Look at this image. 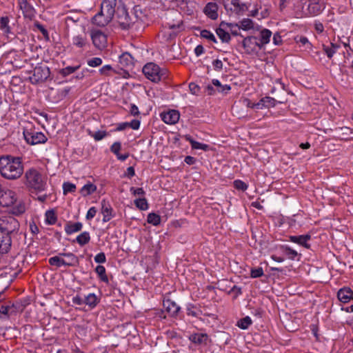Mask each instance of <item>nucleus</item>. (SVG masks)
<instances>
[{
    "instance_id": "obj_45",
    "label": "nucleus",
    "mask_w": 353,
    "mask_h": 353,
    "mask_svg": "<svg viewBox=\"0 0 353 353\" xmlns=\"http://www.w3.org/2000/svg\"><path fill=\"white\" fill-rule=\"evenodd\" d=\"M261 102L264 104V108L274 107L276 105V101L270 97H265L261 99Z\"/></svg>"
},
{
    "instance_id": "obj_55",
    "label": "nucleus",
    "mask_w": 353,
    "mask_h": 353,
    "mask_svg": "<svg viewBox=\"0 0 353 353\" xmlns=\"http://www.w3.org/2000/svg\"><path fill=\"white\" fill-rule=\"evenodd\" d=\"M97 212V209L95 207H91L88 210V211L86 214V216H85L86 219L91 220L92 219H93L95 216Z\"/></svg>"
},
{
    "instance_id": "obj_26",
    "label": "nucleus",
    "mask_w": 353,
    "mask_h": 353,
    "mask_svg": "<svg viewBox=\"0 0 353 353\" xmlns=\"http://www.w3.org/2000/svg\"><path fill=\"white\" fill-rule=\"evenodd\" d=\"M272 32L268 29L265 28L260 32L259 38H258V39L262 48L270 42Z\"/></svg>"
},
{
    "instance_id": "obj_57",
    "label": "nucleus",
    "mask_w": 353,
    "mask_h": 353,
    "mask_svg": "<svg viewBox=\"0 0 353 353\" xmlns=\"http://www.w3.org/2000/svg\"><path fill=\"white\" fill-rule=\"evenodd\" d=\"M189 89L192 94H198L200 88L194 83H190L189 84Z\"/></svg>"
},
{
    "instance_id": "obj_56",
    "label": "nucleus",
    "mask_w": 353,
    "mask_h": 353,
    "mask_svg": "<svg viewBox=\"0 0 353 353\" xmlns=\"http://www.w3.org/2000/svg\"><path fill=\"white\" fill-rule=\"evenodd\" d=\"M34 26L42 33L43 36H48V32L42 24L38 21H36L34 22Z\"/></svg>"
},
{
    "instance_id": "obj_27",
    "label": "nucleus",
    "mask_w": 353,
    "mask_h": 353,
    "mask_svg": "<svg viewBox=\"0 0 353 353\" xmlns=\"http://www.w3.org/2000/svg\"><path fill=\"white\" fill-rule=\"evenodd\" d=\"M121 148V143L115 142L111 146L110 150L112 152H113L117 156V157L119 160L123 161L128 158L129 154L128 153H125L123 154H119V152L120 151Z\"/></svg>"
},
{
    "instance_id": "obj_38",
    "label": "nucleus",
    "mask_w": 353,
    "mask_h": 353,
    "mask_svg": "<svg viewBox=\"0 0 353 353\" xmlns=\"http://www.w3.org/2000/svg\"><path fill=\"white\" fill-rule=\"evenodd\" d=\"M95 272L102 281L108 283V278L105 274V268L104 266L101 265H97L95 268Z\"/></svg>"
},
{
    "instance_id": "obj_31",
    "label": "nucleus",
    "mask_w": 353,
    "mask_h": 353,
    "mask_svg": "<svg viewBox=\"0 0 353 353\" xmlns=\"http://www.w3.org/2000/svg\"><path fill=\"white\" fill-rule=\"evenodd\" d=\"M99 302V298L94 293L89 294L84 299V303L88 305L91 309L95 307Z\"/></svg>"
},
{
    "instance_id": "obj_8",
    "label": "nucleus",
    "mask_w": 353,
    "mask_h": 353,
    "mask_svg": "<svg viewBox=\"0 0 353 353\" xmlns=\"http://www.w3.org/2000/svg\"><path fill=\"white\" fill-rule=\"evenodd\" d=\"M243 46L246 53L249 54L256 53L262 48L259 42L258 37L254 36L245 37L243 41Z\"/></svg>"
},
{
    "instance_id": "obj_24",
    "label": "nucleus",
    "mask_w": 353,
    "mask_h": 353,
    "mask_svg": "<svg viewBox=\"0 0 353 353\" xmlns=\"http://www.w3.org/2000/svg\"><path fill=\"white\" fill-rule=\"evenodd\" d=\"M83 228V224L81 222H68L64 228L65 232L67 234L70 235L73 233L79 232Z\"/></svg>"
},
{
    "instance_id": "obj_12",
    "label": "nucleus",
    "mask_w": 353,
    "mask_h": 353,
    "mask_svg": "<svg viewBox=\"0 0 353 353\" xmlns=\"http://www.w3.org/2000/svg\"><path fill=\"white\" fill-rule=\"evenodd\" d=\"M161 119L167 124L174 125L176 123L180 118V113L176 110H169L161 114Z\"/></svg>"
},
{
    "instance_id": "obj_3",
    "label": "nucleus",
    "mask_w": 353,
    "mask_h": 353,
    "mask_svg": "<svg viewBox=\"0 0 353 353\" xmlns=\"http://www.w3.org/2000/svg\"><path fill=\"white\" fill-rule=\"evenodd\" d=\"M116 1L117 0H103L101 4L100 11L92 19V23L100 27L108 25L115 14Z\"/></svg>"
},
{
    "instance_id": "obj_46",
    "label": "nucleus",
    "mask_w": 353,
    "mask_h": 353,
    "mask_svg": "<svg viewBox=\"0 0 353 353\" xmlns=\"http://www.w3.org/2000/svg\"><path fill=\"white\" fill-rule=\"evenodd\" d=\"M79 65L77 66H68L66 68H63L60 74L63 76L65 77L68 76L73 72H74L76 70H77L79 68Z\"/></svg>"
},
{
    "instance_id": "obj_51",
    "label": "nucleus",
    "mask_w": 353,
    "mask_h": 353,
    "mask_svg": "<svg viewBox=\"0 0 353 353\" xmlns=\"http://www.w3.org/2000/svg\"><path fill=\"white\" fill-rule=\"evenodd\" d=\"M102 64V59L99 57H94L88 61V65L90 67H97Z\"/></svg>"
},
{
    "instance_id": "obj_14",
    "label": "nucleus",
    "mask_w": 353,
    "mask_h": 353,
    "mask_svg": "<svg viewBox=\"0 0 353 353\" xmlns=\"http://www.w3.org/2000/svg\"><path fill=\"white\" fill-rule=\"evenodd\" d=\"M11 247V237L0 228V253L9 251Z\"/></svg>"
},
{
    "instance_id": "obj_19",
    "label": "nucleus",
    "mask_w": 353,
    "mask_h": 353,
    "mask_svg": "<svg viewBox=\"0 0 353 353\" xmlns=\"http://www.w3.org/2000/svg\"><path fill=\"white\" fill-rule=\"evenodd\" d=\"M50 75V70L48 67H37L34 70L33 76L37 81L46 80Z\"/></svg>"
},
{
    "instance_id": "obj_35",
    "label": "nucleus",
    "mask_w": 353,
    "mask_h": 353,
    "mask_svg": "<svg viewBox=\"0 0 353 353\" xmlns=\"http://www.w3.org/2000/svg\"><path fill=\"white\" fill-rule=\"evenodd\" d=\"M97 190V186L93 183H88L84 185L81 189V193L83 196H88Z\"/></svg>"
},
{
    "instance_id": "obj_10",
    "label": "nucleus",
    "mask_w": 353,
    "mask_h": 353,
    "mask_svg": "<svg viewBox=\"0 0 353 353\" xmlns=\"http://www.w3.org/2000/svg\"><path fill=\"white\" fill-rule=\"evenodd\" d=\"M0 228L10 236L11 233L19 230V223L15 218L10 216L3 221Z\"/></svg>"
},
{
    "instance_id": "obj_42",
    "label": "nucleus",
    "mask_w": 353,
    "mask_h": 353,
    "mask_svg": "<svg viewBox=\"0 0 353 353\" xmlns=\"http://www.w3.org/2000/svg\"><path fill=\"white\" fill-rule=\"evenodd\" d=\"M46 221L50 225H53L57 221V216L54 210H48L46 212Z\"/></svg>"
},
{
    "instance_id": "obj_58",
    "label": "nucleus",
    "mask_w": 353,
    "mask_h": 353,
    "mask_svg": "<svg viewBox=\"0 0 353 353\" xmlns=\"http://www.w3.org/2000/svg\"><path fill=\"white\" fill-rule=\"evenodd\" d=\"M130 192L134 194V195H144L145 194V191L143 190V189L142 188H135L134 187H132L130 188Z\"/></svg>"
},
{
    "instance_id": "obj_49",
    "label": "nucleus",
    "mask_w": 353,
    "mask_h": 353,
    "mask_svg": "<svg viewBox=\"0 0 353 353\" xmlns=\"http://www.w3.org/2000/svg\"><path fill=\"white\" fill-rule=\"evenodd\" d=\"M12 212L14 214H22L26 210L25 205L23 203H14V205H12Z\"/></svg>"
},
{
    "instance_id": "obj_21",
    "label": "nucleus",
    "mask_w": 353,
    "mask_h": 353,
    "mask_svg": "<svg viewBox=\"0 0 353 353\" xmlns=\"http://www.w3.org/2000/svg\"><path fill=\"white\" fill-rule=\"evenodd\" d=\"M218 6L216 3L210 2L204 8L205 14L210 19L214 20L218 18Z\"/></svg>"
},
{
    "instance_id": "obj_6",
    "label": "nucleus",
    "mask_w": 353,
    "mask_h": 353,
    "mask_svg": "<svg viewBox=\"0 0 353 353\" xmlns=\"http://www.w3.org/2000/svg\"><path fill=\"white\" fill-rule=\"evenodd\" d=\"M23 137L26 141L30 145L44 143L47 141V137L41 132L36 131L31 124L23 128Z\"/></svg>"
},
{
    "instance_id": "obj_33",
    "label": "nucleus",
    "mask_w": 353,
    "mask_h": 353,
    "mask_svg": "<svg viewBox=\"0 0 353 353\" xmlns=\"http://www.w3.org/2000/svg\"><path fill=\"white\" fill-rule=\"evenodd\" d=\"M339 46L333 43H331L330 46H323V50L327 56L328 58H332L336 53Z\"/></svg>"
},
{
    "instance_id": "obj_52",
    "label": "nucleus",
    "mask_w": 353,
    "mask_h": 353,
    "mask_svg": "<svg viewBox=\"0 0 353 353\" xmlns=\"http://www.w3.org/2000/svg\"><path fill=\"white\" fill-rule=\"evenodd\" d=\"M295 40H296V43H301L302 46L307 45V48H310L311 47V43L309 42L307 38L305 37H303V36L297 37L295 38Z\"/></svg>"
},
{
    "instance_id": "obj_44",
    "label": "nucleus",
    "mask_w": 353,
    "mask_h": 353,
    "mask_svg": "<svg viewBox=\"0 0 353 353\" xmlns=\"http://www.w3.org/2000/svg\"><path fill=\"white\" fill-rule=\"evenodd\" d=\"M63 194H67L70 192H74L76 190V185L70 182H65L63 184Z\"/></svg>"
},
{
    "instance_id": "obj_13",
    "label": "nucleus",
    "mask_w": 353,
    "mask_h": 353,
    "mask_svg": "<svg viewBox=\"0 0 353 353\" xmlns=\"http://www.w3.org/2000/svg\"><path fill=\"white\" fill-rule=\"evenodd\" d=\"M16 202V194L13 191H6L0 196V205L3 207L12 206Z\"/></svg>"
},
{
    "instance_id": "obj_53",
    "label": "nucleus",
    "mask_w": 353,
    "mask_h": 353,
    "mask_svg": "<svg viewBox=\"0 0 353 353\" xmlns=\"http://www.w3.org/2000/svg\"><path fill=\"white\" fill-rule=\"evenodd\" d=\"M234 185L236 189L243 190V191L245 190L248 188L247 184L241 180L234 181Z\"/></svg>"
},
{
    "instance_id": "obj_62",
    "label": "nucleus",
    "mask_w": 353,
    "mask_h": 353,
    "mask_svg": "<svg viewBox=\"0 0 353 353\" xmlns=\"http://www.w3.org/2000/svg\"><path fill=\"white\" fill-rule=\"evenodd\" d=\"M213 67L216 70H221L223 68V63L219 59H216L212 62Z\"/></svg>"
},
{
    "instance_id": "obj_9",
    "label": "nucleus",
    "mask_w": 353,
    "mask_h": 353,
    "mask_svg": "<svg viewBox=\"0 0 353 353\" xmlns=\"http://www.w3.org/2000/svg\"><path fill=\"white\" fill-rule=\"evenodd\" d=\"M19 9L22 11L24 18L32 20L35 17L36 10L28 0H17Z\"/></svg>"
},
{
    "instance_id": "obj_17",
    "label": "nucleus",
    "mask_w": 353,
    "mask_h": 353,
    "mask_svg": "<svg viewBox=\"0 0 353 353\" xmlns=\"http://www.w3.org/2000/svg\"><path fill=\"white\" fill-rule=\"evenodd\" d=\"M311 240L310 234H303L299 236H290V241L291 242L297 243L307 249L310 248V244L308 243V241Z\"/></svg>"
},
{
    "instance_id": "obj_5",
    "label": "nucleus",
    "mask_w": 353,
    "mask_h": 353,
    "mask_svg": "<svg viewBox=\"0 0 353 353\" xmlns=\"http://www.w3.org/2000/svg\"><path fill=\"white\" fill-rule=\"evenodd\" d=\"M117 5L115 6L116 8V12L115 14H117L118 18V22L123 30H128L131 28V26L133 24V22L132 21L127 9L123 3L122 0H117Z\"/></svg>"
},
{
    "instance_id": "obj_54",
    "label": "nucleus",
    "mask_w": 353,
    "mask_h": 353,
    "mask_svg": "<svg viewBox=\"0 0 353 353\" xmlns=\"http://www.w3.org/2000/svg\"><path fill=\"white\" fill-rule=\"evenodd\" d=\"M94 261L98 263H103L106 261V257L103 252H100L94 256Z\"/></svg>"
},
{
    "instance_id": "obj_64",
    "label": "nucleus",
    "mask_w": 353,
    "mask_h": 353,
    "mask_svg": "<svg viewBox=\"0 0 353 353\" xmlns=\"http://www.w3.org/2000/svg\"><path fill=\"white\" fill-rule=\"evenodd\" d=\"M273 43L276 45V46H279L280 44H281L282 43V39H281V35L279 34V32H276L274 34L273 36Z\"/></svg>"
},
{
    "instance_id": "obj_2",
    "label": "nucleus",
    "mask_w": 353,
    "mask_h": 353,
    "mask_svg": "<svg viewBox=\"0 0 353 353\" xmlns=\"http://www.w3.org/2000/svg\"><path fill=\"white\" fill-rule=\"evenodd\" d=\"M23 173V183L30 190L40 192L46 190L47 178L39 170L32 168Z\"/></svg>"
},
{
    "instance_id": "obj_37",
    "label": "nucleus",
    "mask_w": 353,
    "mask_h": 353,
    "mask_svg": "<svg viewBox=\"0 0 353 353\" xmlns=\"http://www.w3.org/2000/svg\"><path fill=\"white\" fill-rule=\"evenodd\" d=\"M188 140L193 149L202 150L204 151H208L210 149L209 145L198 142L192 139H188Z\"/></svg>"
},
{
    "instance_id": "obj_59",
    "label": "nucleus",
    "mask_w": 353,
    "mask_h": 353,
    "mask_svg": "<svg viewBox=\"0 0 353 353\" xmlns=\"http://www.w3.org/2000/svg\"><path fill=\"white\" fill-rule=\"evenodd\" d=\"M128 126L133 130H138L140 127V121L134 119L131 122H128Z\"/></svg>"
},
{
    "instance_id": "obj_60",
    "label": "nucleus",
    "mask_w": 353,
    "mask_h": 353,
    "mask_svg": "<svg viewBox=\"0 0 353 353\" xmlns=\"http://www.w3.org/2000/svg\"><path fill=\"white\" fill-rule=\"evenodd\" d=\"M112 70V68L110 65H103L100 70H99V72L101 74H103V75H108V72Z\"/></svg>"
},
{
    "instance_id": "obj_43",
    "label": "nucleus",
    "mask_w": 353,
    "mask_h": 353,
    "mask_svg": "<svg viewBox=\"0 0 353 353\" xmlns=\"http://www.w3.org/2000/svg\"><path fill=\"white\" fill-rule=\"evenodd\" d=\"M134 204L136 207L141 210H145L148 208V204L147 200L145 198L137 199L134 201Z\"/></svg>"
},
{
    "instance_id": "obj_23",
    "label": "nucleus",
    "mask_w": 353,
    "mask_h": 353,
    "mask_svg": "<svg viewBox=\"0 0 353 353\" xmlns=\"http://www.w3.org/2000/svg\"><path fill=\"white\" fill-rule=\"evenodd\" d=\"M48 262L50 265L56 266L57 268L61 266H73L72 263L68 262L67 260H65L59 255L50 258Z\"/></svg>"
},
{
    "instance_id": "obj_32",
    "label": "nucleus",
    "mask_w": 353,
    "mask_h": 353,
    "mask_svg": "<svg viewBox=\"0 0 353 353\" xmlns=\"http://www.w3.org/2000/svg\"><path fill=\"white\" fill-rule=\"evenodd\" d=\"M90 241V235L88 232H83L78 235L76 238L75 241L80 245L81 246H83L85 244L88 243Z\"/></svg>"
},
{
    "instance_id": "obj_36",
    "label": "nucleus",
    "mask_w": 353,
    "mask_h": 353,
    "mask_svg": "<svg viewBox=\"0 0 353 353\" xmlns=\"http://www.w3.org/2000/svg\"><path fill=\"white\" fill-rule=\"evenodd\" d=\"M212 84L215 87L216 90L219 92L227 93L230 90V85H222L218 79H213Z\"/></svg>"
},
{
    "instance_id": "obj_4",
    "label": "nucleus",
    "mask_w": 353,
    "mask_h": 353,
    "mask_svg": "<svg viewBox=\"0 0 353 353\" xmlns=\"http://www.w3.org/2000/svg\"><path fill=\"white\" fill-rule=\"evenodd\" d=\"M142 71L148 79L154 83L165 80L168 77V70L166 68H161L152 62L146 63Z\"/></svg>"
},
{
    "instance_id": "obj_34",
    "label": "nucleus",
    "mask_w": 353,
    "mask_h": 353,
    "mask_svg": "<svg viewBox=\"0 0 353 353\" xmlns=\"http://www.w3.org/2000/svg\"><path fill=\"white\" fill-rule=\"evenodd\" d=\"M223 26H221L219 28H218L216 30V33L217 34V36L219 37V38L223 41V42H225V43H228L230 39H231V37H230V34L226 32L223 28Z\"/></svg>"
},
{
    "instance_id": "obj_39",
    "label": "nucleus",
    "mask_w": 353,
    "mask_h": 353,
    "mask_svg": "<svg viewBox=\"0 0 353 353\" xmlns=\"http://www.w3.org/2000/svg\"><path fill=\"white\" fill-rule=\"evenodd\" d=\"M239 27L243 30H251L254 28V23L250 19H243L239 22Z\"/></svg>"
},
{
    "instance_id": "obj_16",
    "label": "nucleus",
    "mask_w": 353,
    "mask_h": 353,
    "mask_svg": "<svg viewBox=\"0 0 353 353\" xmlns=\"http://www.w3.org/2000/svg\"><path fill=\"white\" fill-rule=\"evenodd\" d=\"M325 8L323 3L317 0H311L307 6V12L310 15L316 16L319 14Z\"/></svg>"
},
{
    "instance_id": "obj_40",
    "label": "nucleus",
    "mask_w": 353,
    "mask_h": 353,
    "mask_svg": "<svg viewBox=\"0 0 353 353\" xmlns=\"http://www.w3.org/2000/svg\"><path fill=\"white\" fill-rule=\"evenodd\" d=\"M252 323V321L250 316H245L237 322V326L243 330H246Z\"/></svg>"
},
{
    "instance_id": "obj_18",
    "label": "nucleus",
    "mask_w": 353,
    "mask_h": 353,
    "mask_svg": "<svg viewBox=\"0 0 353 353\" xmlns=\"http://www.w3.org/2000/svg\"><path fill=\"white\" fill-rule=\"evenodd\" d=\"M337 297L341 302L348 303L353 299V291L350 288H341L338 291Z\"/></svg>"
},
{
    "instance_id": "obj_25",
    "label": "nucleus",
    "mask_w": 353,
    "mask_h": 353,
    "mask_svg": "<svg viewBox=\"0 0 353 353\" xmlns=\"http://www.w3.org/2000/svg\"><path fill=\"white\" fill-rule=\"evenodd\" d=\"M119 63L125 68L131 67L134 65V57L128 52H124L119 56Z\"/></svg>"
},
{
    "instance_id": "obj_41",
    "label": "nucleus",
    "mask_w": 353,
    "mask_h": 353,
    "mask_svg": "<svg viewBox=\"0 0 353 353\" xmlns=\"http://www.w3.org/2000/svg\"><path fill=\"white\" fill-rule=\"evenodd\" d=\"M147 221L149 223L156 226L160 224L161 217L155 213H150L148 215Z\"/></svg>"
},
{
    "instance_id": "obj_28",
    "label": "nucleus",
    "mask_w": 353,
    "mask_h": 353,
    "mask_svg": "<svg viewBox=\"0 0 353 353\" xmlns=\"http://www.w3.org/2000/svg\"><path fill=\"white\" fill-rule=\"evenodd\" d=\"M10 19L8 17H1L0 18V29L3 32V34L8 37V34H10L11 27L9 25Z\"/></svg>"
},
{
    "instance_id": "obj_1",
    "label": "nucleus",
    "mask_w": 353,
    "mask_h": 353,
    "mask_svg": "<svg viewBox=\"0 0 353 353\" xmlns=\"http://www.w3.org/2000/svg\"><path fill=\"white\" fill-rule=\"evenodd\" d=\"M24 168L21 159L11 155L0 157V175L5 179L15 181L21 177Z\"/></svg>"
},
{
    "instance_id": "obj_30",
    "label": "nucleus",
    "mask_w": 353,
    "mask_h": 353,
    "mask_svg": "<svg viewBox=\"0 0 353 353\" xmlns=\"http://www.w3.org/2000/svg\"><path fill=\"white\" fill-rule=\"evenodd\" d=\"M281 249L282 252L286 255V256L290 260H295L296 256H301V254H298L296 250L292 249L288 245H282Z\"/></svg>"
},
{
    "instance_id": "obj_63",
    "label": "nucleus",
    "mask_w": 353,
    "mask_h": 353,
    "mask_svg": "<svg viewBox=\"0 0 353 353\" xmlns=\"http://www.w3.org/2000/svg\"><path fill=\"white\" fill-rule=\"evenodd\" d=\"M105 136V132L98 131L94 134L93 137L96 141H100L103 139Z\"/></svg>"
},
{
    "instance_id": "obj_48",
    "label": "nucleus",
    "mask_w": 353,
    "mask_h": 353,
    "mask_svg": "<svg viewBox=\"0 0 353 353\" xmlns=\"http://www.w3.org/2000/svg\"><path fill=\"white\" fill-rule=\"evenodd\" d=\"M59 256H60L61 257V256H65L66 258H69V260H67L68 262L69 263H72V265H75L76 263L78 262V260H77V256L71 253V252H68V253H60L59 254Z\"/></svg>"
},
{
    "instance_id": "obj_50",
    "label": "nucleus",
    "mask_w": 353,
    "mask_h": 353,
    "mask_svg": "<svg viewBox=\"0 0 353 353\" xmlns=\"http://www.w3.org/2000/svg\"><path fill=\"white\" fill-rule=\"evenodd\" d=\"M263 270L262 268H253L251 270L250 276L252 278H259L263 275Z\"/></svg>"
},
{
    "instance_id": "obj_7",
    "label": "nucleus",
    "mask_w": 353,
    "mask_h": 353,
    "mask_svg": "<svg viewBox=\"0 0 353 353\" xmlns=\"http://www.w3.org/2000/svg\"><path fill=\"white\" fill-rule=\"evenodd\" d=\"M90 37L94 47L99 50H103L107 46V35L99 30H92Z\"/></svg>"
},
{
    "instance_id": "obj_29",
    "label": "nucleus",
    "mask_w": 353,
    "mask_h": 353,
    "mask_svg": "<svg viewBox=\"0 0 353 353\" xmlns=\"http://www.w3.org/2000/svg\"><path fill=\"white\" fill-rule=\"evenodd\" d=\"M87 43V38L85 34H77L72 38V44L77 47L82 48Z\"/></svg>"
},
{
    "instance_id": "obj_22",
    "label": "nucleus",
    "mask_w": 353,
    "mask_h": 353,
    "mask_svg": "<svg viewBox=\"0 0 353 353\" xmlns=\"http://www.w3.org/2000/svg\"><path fill=\"white\" fill-rule=\"evenodd\" d=\"M190 340L196 345H206L208 340V336L205 333L192 334L189 337Z\"/></svg>"
},
{
    "instance_id": "obj_20",
    "label": "nucleus",
    "mask_w": 353,
    "mask_h": 353,
    "mask_svg": "<svg viewBox=\"0 0 353 353\" xmlns=\"http://www.w3.org/2000/svg\"><path fill=\"white\" fill-rule=\"evenodd\" d=\"M113 209L111 205L105 202V201H102L101 202V213L103 214V221L108 222L109 221L113 216Z\"/></svg>"
},
{
    "instance_id": "obj_47",
    "label": "nucleus",
    "mask_w": 353,
    "mask_h": 353,
    "mask_svg": "<svg viewBox=\"0 0 353 353\" xmlns=\"http://www.w3.org/2000/svg\"><path fill=\"white\" fill-rule=\"evenodd\" d=\"M225 26L230 29L232 34L238 35L237 30L240 29L239 27V24H237V23H232L221 22V26Z\"/></svg>"
},
{
    "instance_id": "obj_61",
    "label": "nucleus",
    "mask_w": 353,
    "mask_h": 353,
    "mask_svg": "<svg viewBox=\"0 0 353 353\" xmlns=\"http://www.w3.org/2000/svg\"><path fill=\"white\" fill-rule=\"evenodd\" d=\"M200 34H201V37L209 40L210 39H212V36L213 33H212L210 30H203L201 31Z\"/></svg>"
},
{
    "instance_id": "obj_11",
    "label": "nucleus",
    "mask_w": 353,
    "mask_h": 353,
    "mask_svg": "<svg viewBox=\"0 0 353 353\" xmlns=\"http://www.w3.org/2000/svg\"><path fill=\"white\" fill-rule=\"evenodd\" d=\"M226 10H230L236 14H239L245 10V6L241 3L239 0H219Z\"/></svg>"
},
{
    "instance_id": "obj_15",
    "label": "nucleus",
    "mask_w": 353,
    "mask_h": 353,
    "mask_svg": "<svg viewBox=\"0 0 353 353\" xmlns=\"http://www.w3.org/2000/svg\"><path fill=\"white\" fill-rule=\"evenodd\" d=\"M163 308L170 316H176L180 311V307L173 301L166 299L163 301Z\"/></svg>"
}]
</instances>
